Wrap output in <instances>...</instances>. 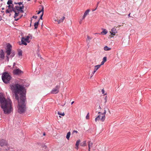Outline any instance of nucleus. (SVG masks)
Returning <instances> with one entry per match:
<instances>
[{"mask_svg": "<svg viewBox=\"0 0 151 151\" xmlns=\"http://www.w3.org/2000/svg\"><path fill=\"white\" fill-rule=\"evenodd\" d=\"M13 73L15 75H20L23 73V72L19 68L14 70L13 71Z\"/></svg>", "mask_w": 151, "mask_h": 151, "instance_id": "obj_8", "label": "nucleus"}, {"mask_svg": "<svg viewBox=\"0 0 151 151\" xmlns=\"http://www.w3.org/2000/svg\"><path fill=\"white\" fill-rule=\"evenodd\" d=\"M3 0H1V1H2Z\"/></svg>", "mask_w": 151, "mask_h": 151, "instance_id": "obj_60", "label": "nucleus"}, {"mask_svg": "<svg viewBox=\"0 0 151 151\" xmlns=\"http://www.w3.org/2000/svg\"><path fill=\"white\" fill-rule=\"evenodd\" d=\"M43 135L45 136V133H44L43 134Z\"/></svg>", "mask_w": 151, "mask_h": 151, "instance_id": "obj_53", "label": "nucleus"}, {"mask_svg": "<svg viewBox=\"0 0 151 151\" xmlns=\"http://www.w3.org/2000/svg\"><path fill=\"white\" fill-rule=\"evenodd\" d=\"M43 13H42L40 15V19H42V16H43Z\"/></svg>", "mask_w": 151, "mask_h": 151, "instance_id": "obj_31", "label": "nucleus"}, {"mask_svg": "<svg viewBox=\"0 0 151 151\" xmlns=\"http://www.w3.org/2000/svg\"><path fill=\"white\" fill-rule=\"evenodd\" d=\"M30 37L29 36H27L26 37H23L21 40V44L20 43L19 44L21 45V44H23L25 45H27V43H29L30 41L29 40V39Z\"/></svg>", "mask_w": 151, "mask_h": 151, "instance_id": "obj_6", "label": "nucleus"}, {"mask_svg": "<svg viewBox=\"0 0 151 151\" xmlns=\"http://www.w3.org/2000/svg\"><path fill=\"white\" fill-rule=\"evenodd\" d=\"M15 63H13V66H15Z\"/></svg>", "mask_w": 151, "mask_h": 151, "instance_id": "obj_46", "label": "nucleus"}, {"mask_svg": "<svg viewBox=\"0 0 151 151\" xmlns=\"http://www.w3.org/2000/svg\"><path fill=\"white\" fill-rule=\"evenodd\" d=\"M59 117H61V116H59Z\"/></svg>", "mask_w": 151, "mask_h": 151, "instance_id": "obj_59", "label": "nucleus"}, {"mask_svg": "<svg viewBox=\"0 0 151 151\" xmlns=\"http://www.w3.org/2000/svg\"><path fill=\"white\" fill-rule=\"evenodd\" d=\"M22 4V2H21L17 3V4H19V5H21Z\"/></svg>", "mask_w": 151, "mask_h": 151, "instance_id": "obj_39", "label": "nucleus"}, {"mask_svg": "<svg viewBox=\"0 0 151 151\" xmlns=\"http://www.w3.org/2000/svg\"><path fill=\"white\" fill-rule=\"evenodd\" d=\"M83 19H81L80 21H79V23L80 24H82V21L83 20Z\"/></svg>", "mask_w": 151, "mask_h": 151, "instance_id": "obj_35", "label": "nucleus"}, {"mask_svg": "<svg viewBox=\"0 0 151 151\" xmlns=\"http://www.w3.org/2000/svg\"><path fill=\"white\" fill-rule=\"evenodd\" d=\"M60 88V86H57L53 88L51 91L50 93L52 94H56L58 93Z\"/></svg>", "mask_w": 151, "mask_h": 151, "instance_id": "obj_7", "label": "nucleus"}, {"mask_svg": "<svg viewBox=\"0 0 151 151\" xmlns=\"http://www.w3.org/2000/svg\"><path fill=\"white\" fill-rule=\"evenodd\" d=\"M65 17H63L61 18V19H60V20L58 21V23L60 24L61 22H63V21L64 20Z\"/></svg>", "mask_w": 151, "mask_h": 151, "instance_id": "obj_14", "label": "nucleus"}, {"mask_svg": "<svg viewBox=\"0 0 151 151\" xmlns=\"http://www.w3.org/2000/svg\"><path fill=\"white\" fill-rule=\"evenodd\" d=\"M130 13H129V14L128 15V17H130Z\"/></svg>", "mask_w": 151, "mask_h": 151, "instance_id": "obj_49", "label": "nucleus"}, {"mask_svg": "<svg viewBox=\"0 0 151 151\" xmlns=\"http://www.w3.org/2000/svg\"><path fill=\"white\" fill-rule=\"evenodd\" d=\"M58 114L60 115H61L63 116L65 115V114L64 112L62 113L60 111H58Z\"/></svg>", "mask_w": 151, "mask_h": 151, "instance_id": "obj_24", "label": "nucleus"}, {"mask_svg": "<svg viewBox=\"0 0 151 151\" xmlns=\"http://www.w3.org/2000/svg\"><path fill=\"white\" fill-rule=\"evenodd\" d=\"M89 118V113H88L86 116V119H87Z\"/></svg>", "mask_w": 151, "mask_h": 151, "instance_id": "obj_30", "label": "nucleus"}, {"mask_svg": "<svg viewBox=\"0 0 151 151\" xmlns=\"http://www.w3.org/2000/svg\"><path fill=\"white\" fill-rule=\"evenodd\" d=\"M19 19H15V21H17Z\"/></svg>", "mask_w": 151, "mask_h": 151, "instance_id": "obj_51", "label": "nucleus"}, {"mask_svg": "<svg viewBox=\"0 0 151 151\" xmlns=\"http://www.w3.org/2000/svg\"><path fill=\"white\" fill-rule=\"evenodd\" d=\"M65 103H64L62 105V106H64L65 105Z\"/></svg>", "mask_w": 151, "mask_h": 151, "instance_id": "obj_52", "label": "nucleus"}, {"mask_svg": "<svg viewBox=\"0 0 151 151\" xmlns=\"http://www.w3.org/2000/svg\"><path fill=\"white\" fill-rule=\"evenodd\" d=\"M29 1L30 0H29Z\"/></svg>", "mask_w": 151, "mask_h": 151, "instance_id": "obj_61", "label": "nucleus"}, {"mask_svg": "<svg viewBox=\"0 0 151 151\" xmlns=\"http://www.w3.org/2000/svg\"><path fill=\"white\" fill-rule=\"evenodd\" d=\"M54 21H57L58 22V20H56V19H55V20H54Z\"/></svg>", "mask_w": 151, "mask_h": 151, "instance_id": "obj_57", "label": "nucleus"}, {"mask_svg": "<svg viewBox=\"0 0 151 151\" xmlns=\"http://www.w3.org/2000/svg\"><path fill=\"white\" fill-rule=\"evenodd\" d=\"M70 135V132H68L66 136V138L68 140L69 139Z\"/></svg>", "mask_w": 151, "mask_h": 151, "instance_id": "obj_21", "label": "nucleus"}, {"mask_svg": "<svg viewBox=\"0 0 151 151\" xmlns=\"http://www.w3.org/2000/svg\"><path fill=\"white\" fill-rule=\"evenodd\" d=\"M80 140H78L76 142V146H78L79 144V143H80Z\"/></svg>", "mask_w": 151, "mask_h": 151, "instance_id": "obj_26", "label": "nucleus"}, {"mask_svg": "<svg viewBox=\"0 0 151 151\" xmlns=\"http://www.w3.org/2000/svg\"><path fill=\"white\" fill-rule=\"evenodd\" d=\"M23 9H22L20 10L19 11H20V12H21V13H23L24 12V11L23 10Z\"/></svg>", "mask_w": 151, "mask_h": 151, "instance_id": "obj_36", "label": "nucleus"}, {"mask_svg": "<svg viewBox=\"0 0 151 151\" xmlns=\"http://www.w3.org/2000/svg\"><path fill=\"white\" fill-rule=\"evenodd\" d=\"M80 145L82 147H85L86 145V141H84L81 143Z\"/></svg>", "mask_w": 151, "mask_h": 151, "instance_id": "obj_17", "label": "nucleus"}, {"mask_svg": "<svg viewBox=\"0 0 151 151\" xmlns=\"http://www.w3.org/2000/svg\"><path fill=\"white\" fill-rule=\"evenodd\" d=\"M99 2H97V7H98V4H99Z\"/></svg>", "mask_w": 151, "mask_h": 151, "instance_id": "obj_47", "label": "nucleus"}, {"mask_svg": "<svg viewBox=\"0 0 151 151\" xmlns=\"http://www.w3.org/2000/svg\"><path fill=\"white\" fill-rule=\"evenodd\" d=\"M90 11V10L89 9H88L86 10L84 14L86 16L88 14L89 12Z\"/></svg>", "mask_w": 151, "mask_h": 151, "instance_id": "obj_25", "label": "nucleus"}, {"mask_svg": "<svg viewBox=\"0 0 151 151\" xmlns=\"http://www.w3.org/2000/svg\"><path fill=\"white\" fill-rule=\"evenodd\" d=\"M1 78L4 83H9L12 78V77L8 73L5 72L2 74Z\"/></svg>", "mask_w": 151, "mask_h": 151, "instance_id": "obj_4", "label": "nucleus"}, {"mask_svg": "<svg viewBox=\"0 0 151 151\" xmlns=\"http://www.w3.org/2000/svg\"><path fill=\"white\" fill-rule=\"evenodd\" d=\"M13 11L15 12V15L14 16V17L15 18L17 17L18 16V14H19V12L17 13L16 12V11L15 10H13Z\"/></svg>", "mask_w": 151, "mask_h": 151, "instance_id": "obj_23", "label": "nucleus"}, {"mask_svg": "<svg viewBox=\"0 0 151 151\" xmlns=\"http://www.w3.org/2000/svg\"><path fill=\"white\" fill-rule=\"evenodd\" d=\"M88 151H90V149L92 147L93 145V143L90 141H89L88 142Z\"/></svg>", "mask_w": 151, "mask_h": 151, "instance_id": "obj_11", "label": "nucleus"}, {"mask_svg": "<svg viewBox=\"0 0 151 151\" xmlns=\"http://www.w3.org/2000/svg\"><path fill=\"white\" fill-rule=\"evenodd\" d=\"M97 7H96V8H95V9H94L93 10V11H95V10H96L97 9Z\"/></svg>", "mask_w": 151, "mask_h": 151, "instance_id": "obj_48", "label": "nucleus"}, {"mask_svg": "<svg viewBox=\"0 0 151 151\" xmlns=\"http://www.w3.org/2000/svg\"><path fill=\"white\" fill-rule=\"evenodd\" d=\"M10 12H12V11H9V10L8 9H7L6 11V13H9Z\"/></svg>", "mask_w": 151, "mask_h": 151, "instance_id": "obj_32", "label": "nucleus"}, {"mask_svg": "<svg viewBox=\"0 0 151 151\" xmlns=\"http://www.w3.org/2000/svg\"><path fill=\"white\" fill-rule=\"evenodd\" d=\"M12 46L9 43H8L7 45V48L6 49V52L7 54L6 57L8 61L9 57L12 58L15 55V53L12 51Z\"/></svg>", "mask_w": 151, "mask_h": 151, "instance_id": "obj_3", "label": "nucleus"}, {"mask_svg": "<svg viewBox=\"0 0 151 151\" xmlns=\"http://www.w3.org/2000/svg\"><path fill=\"white\" fill-rule=\"evenodd\" d=\"M76 149L77 150H78V146H76Z\"/></svg>", "mask_w": 151, "mask_h": 151, "instance_id": "obj_45", "label": "nucleus"}, {"mask_svg": "<svg viewBox=\"0 0 151 151\" xmlns=\"http://www.w3.org/2000/svg\"><path fill=\"white\" fill-rule=\"evenodd\" d=\"M18 54V55H19V56L22 55V52L21 51L19 52Z\"/></svg>", "mask_w": 151, "mask_h": 151, "instance_id": "obj_33", "label": "nucleus"}, {"mask_svg": "<svg viewBox=\"0 0 151 151\" xmlns=\"http://www.w3.org/2000/svg\"><path fill=\"white\" fill-rule=\"evenodd\" d=\"M104 50L105 51H109L111 50V48L107 46H106L104 47Z\"/></svg>", "mask_w": 151, "mask_h": 151, "instance_id": "obj_18", "label": "nucleus"}, {"mask_svg": "<svg viewBox=\"0 0 151 151\" xmlns=\"http://www.w3.org/2000/svg\"><path fill=\"white\" fill-rule=\"evenodd\" d=\"M111 35H114L116 33H117L116 29L115 28H113L111 29V31L110 32Z\"/></svg>", "mask_w": 151, "mask_h": 151, "instance_id": "obj_9", "label": "nucleus"}, {"mask_svg": "<svg viewBox=\"0 0 151 151\" xmlns=\"http://www.w3.org/2000/svg\"><path fill=\"white\" fill-rule=\"evenodd\" d=\"M104 63L105 62H104V61H102V62H101V64L100 65H103Z\"/></svg>", "mask_w": 151, "mask_h": 151, "instance_id": "obj_42", "label": "nucleus"}, {"mask_svg": "<svg viewBox=\"0 0 151 151\" xmlns=\"http://www.w3.org/2000/svg\"><path fill=\"white\" fill-rule=\"evenodd\" d=\"M107 33V30L105 29H103V31H102L101 34L103 35H105Z\"/></svg>", "mask_w": 151, "mask_h": 151, "instance_id": "obj_16", "label": "nucleus"}, {"mask_svg": "<svg viewBox=\"0 0 151 151\" xmlns=\"http://www.w3.org/2000/svg\"><path fill=\"white\" fill-rule=\"evenodd\" d=\"M101 116L100 115H98L95 119V121L96 122H97L98 121H99L100 120H101Z\"/></svg>", "mask_w": 151, "mask_h": 151, "instance_id": "obj_15", "label": "nucleus"}, {"mask_svg": "<svg viewBox=\"0 0 151 151\" xmlns=\"http://www.w3.org/2000/svg\"><path fill=\"white\" fill-rule=\"evenodd\" d=\"M101 66V65H98L95 66L94 67V70L96 71L97 70L100 68Z\"/></svg>", "mask_w": 151, "mask_h": 151, "instance_id": "obj_19", "label": "nucleus"}, {"mask_svg": "<svg viewBox=\"0 0 151 151\" xmlns=\"http://www.w3.org/2000/svg\"><path fill=\"white\" fill-rule=\"evenodd\" d=\"M100 113H101V112H98V114H100Z\"/></svg>", "mask_w": 151, "mask_h": 151, "instance_id": "obj_58", "label": "nucleus"}, {"mask_svg": "<svg viewBox=\"0 0 151 151\" xmlns=\"http://www.w3.org/2000/svg\"><path fill=\"white\" fill-rule=\"evenodd\" d=\"M24 6L22 5V6H16L15 7V8L18 11H19L20 10L22 9H23L24 8Z\"/></svg>", "mask_w": 151, "mask_h": 151, "instance_id": "obj_12", "label": "nucleus"}, {"mask_svg": "<svg viewBox=\"0 0 151 151\" xmlns=\"http://www.w3.org/2000/svg\"><path fill=\"white\" fill-rule=\"evenodd\" d=\"M101 92L103 94H104V89H102L101 90Z\"/></svg>", "mask_w": 151, "mask_h": 151, "instance_id": "obj_41", "label": "nucleus"}, {"mask_svg": "<svg viewBox=\"0 0 151 151\" xmlns=\"http://www.w3.org/2000/svg\"><path fill=\"white\" fill-rule=\"evenodd\" d=\"M91 38L89 36H87V39L88 40H90L91 39Z\"/></svg>", "mask_w": 151, "mask_h": 151, "instance_id": "obj_38", "label": "nucleus"}, {"mask_svg": "<svg viewBox=\"0 0 151 151\" xmlns=\"http://www.w3.org/2000/svg\"><path fill=\"white\" fill-rule=\"evenodd\" d=\"M25 81L23 79H19L18 83L13 84L10 86V88L15 95V99L18 102V111L20 114L25 111L26 100L24 86Z\"/></svg>", "mask_w": 151, "mask_h": 151, "instance_id": "obj_1", "label": "nucleus"}, {"mask_svg": "<svg viewBox=\"0 0 151 151\" xmlns=\"http://www.w3.org/2000/svg\"><path fill=\"white\" fill-rule=\"evenodd\" d=\"M12 1L11 0H9L7 2V4L10 5V4H12Z\"/></svg>", "mask_w": 151, "mask_h": 151, "instance_id": "obj_27", "label": "nucleus"}, {"mask_svg": "<svg viewBox=\"0 0 151 151\" xmlns=\"http://www.w3.org/2000/svg\"><path fill=\"white\" fill-rule=\"evenodd\" d=\"M14 3L15 4H17V3H16L15 2Z\"/></svg>", "mask_w": 151, "mask_h": 151, "instance_id": "obj_54", "label": "nucleus"}, {"mask_svg": "<svg viewBox=\"0 0 151 151\" xmlns=\"http://www.w3.org/2000/svg\"><path fill=\"white\" fill-rule=\"evenodd\" d=\"M74 103V101H72V102L71 103V105L73 104V103Z\"/></svg>", "mask_w": 151, "mask_h": 151, "instance_id": "obj_50", "label": "nucleus"}, {"mask_svg": "<svg viewBox=\"0 0 151 151\" xmlns=\"http://www.w3.org/2000/svg\"><path fill=\"white\" fill-rule=\"evenodd\" d=\"M43 12H44V7L43 6H42V8L41 9V10L38 11V12H37V14H39L41 12H42V13H43Z\"/></svg>", "mask_w": 151, "mask_h": 151, "instance_id": "obj_22", "label": "nucleus"}, {"mask_svg": "<svg viewBox=\"0 0 151 151\" xmlns=\"http://www.w3.org/2000/svg\"><path fill=\"white\" fill-rule=\"evenodd\" d=\"M4 52L2 50H1V53L0 54V58L2 59H4Z\"/></svg>", "mask_w": 151, "mask_h": 151, "instance_id": "obj_13", "label": "nucleus"}, {"mask_svg": "<svg viewBox=\"0 0 151 151\" xmlns=\"http://www.w3.org/2000/svg\"><path fill=\"white\" fill-rule=\"evenodd\" d=\"M33 18L36 19L37 18V16H33Z\"/></svg>", "mask_w": 151, "mask_h": 151, "instance_id": "obj_40", "label": "nucleus"}, {"mask_svg": "<svg viewBox=\"0 0 151 151\" xmlns=\"http://www.w3.org/2000/svg\"><path fill=\"white\" fill-rule=\"evenodd\" d=\"M96 71L94 70L92 72V74L93 75Z\"/></svg>", "mask_w": 151, "mask_h": 151, "instance_id": "obj_44", "label": "nucleus"}, {"mask_svg": "<svg viewBox=\"0 0 151 151\" xmlns=\"http://www.w3.org/2000/svg\"><path fill=\"white\" fill-rule=\"evenodd\" d=\"M13 4H12V5H9L8 6V7H9V8H13Z\"/></svg>", "mask_w": 151, "mask_h": 151, "instance_id": "obj_28", "label": "nucleus"}, {"mask_svg": "<svg viewBox=\"0 0 151 151\" xmlns=\"http://www.w3.org/2000/svg\"><path fill=\"white\" fill-rule=\"evenodd\" d=\"M106 60V57H104L103 58V61L105 62Z\"/></svg>", "mask_w": 151, "mask_h": 151, "instance_id": "obj_29", "label": "nucleus"}, {"mask_svg": "<svg viewBox=\"0 0 151 151\" xmlns=\"http://www.w3.org/2000/svg\"><path fill=\"white\" fill-rule=\"evenodd\" d=\"M0 104L4 114H9L13 111L11 100L9 99H6L1 93H0Z\"/></svg>", "mask_w": 151, "mask_h": 151, "instance_id": "obj_2", "label": "nucleus"}, {"mask_svg": "<svg viewBox=\"0 0 151 151\" xmlns=\"http://www.w3.org/2000/svg\"><path fill=\"white\" fill-rule=\"evenodd\" d=\"M39 21L37 22H35L34 24V27L35 29H37L38 26Z\"/></svg>", "mask_w": 151, "mask_h": 151, "instance_id": "obj_20", "label": "nucleus"}, {"mask_svg": "<svg viewBox=\"0 0 151 151\" xmlns=\"http://www.w3.org/2000/svg\"><path fill=\"white\" fill-rule=\"evenodd\" d=\"M75 132L76 133H78V131H77L74 130H73V133H75Z\"/></svg>", "mask_w": 151, "mask_h": 151, "instance_id": "obj_43", "label": "nucleus"}, {"mask_svg": "<svg viewBox=\"0 0 151 151\" xmlns=\"http://www.w3.org/2000/svg\"><path fill=\"white\" fill-rule=\"evenodd\" d=\"M2 10H4V8H2Z\"/></svg>", "mask_w": 151, "mask_h": 151, "instance_id": "obj_56", "label": "nucleus"}, {"mask_svg": "<svg viewBox=\"0 0 151 151\" xmlns=\"http://www.w3.org/2000/svg\"><path fill=\"white\" fill-rule=\"evenodd\" d=\"M106 113V110H104V112L103 113H102L101 114V115H102V116H101V121L102 122H104L105 119V114Z\"/></svg>", "mask_w": 151, "mask_h": 151, "instance_id": "obj_10", "label": "nucleus"}, {"mask_svg": "<svg viewBox=\"0 0 151 151\" xmlns=\"http://www.w3.org/2000/svg\"><path fill=\"white\" fill-rule=\"evenodd\" d=\"M6 146L7 148L5 149V150H8L9 149V146L7 142L4 139H1L0 140V146L4 147Z\"/></svg>", "mask_w": 151, "mask_h": 151, "instance_id": "obj_5", "label": "nucleus"}, {"mask_svg": "<svg viewBox=\"0 0 151 151\" xmlns=\"http://www.w3.org/2000/svg\"><path fill=\"white\" fill-rule=\"evenodd\" d=\"M99 108L100 109H101V107H100V106H99Z\"/></svg>", "mask_w": 151, "mask_h": 151, "instance_id": "obj_55", "label": "nucleus"}, {"mask_svg": "<svg viewBox=\"0 0 151 151\" xmlns=\"http://www.w3.org/2000/svg\"><path fill=\"white\" fill-rule=\"evenodd\" d=\"M86 16L84 14V15L83 17V18H82V19H85V17H86Z\"/></svg>", "mask_w": 151, "mask_h": 151, "instance_id": "obj_37", "label": "nucleus"}, {"mask_svg": "<svg viewBox=\"0 0 151 151\" xmlns=\"http://www.w3.org/2000/svg\"><path fill=\"white\" fill-rule=\"evenodd\" d=\"M104 100H105V103H106V102H107V96H106L105 98H104Z\"/></svg>", "mask_w": 151, "mask_h": 151, "instance_id": "obj_34", "label": "nucleus"}]
</instances>
